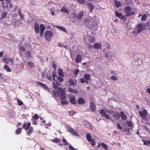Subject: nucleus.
Listing matches in <instances>:
<instances>
[{"instance_id":"obj_1","label":"nucleus","mask_w":150,"mask_h":150,"mask_svg":"<svg viewBox=\"0 0 150 150\" xmlns=\"http://www.w3.org/2000/svg\"><path fill=\"white\" fill-rule=\"evenodd\" d=\"M145 25L143 24H138L135 27V29L137 30H134L132 31V33L135 35H137L138 33L141 32L145 28Z\"/></svg>"},{"instance_id":"obj_2","label":"nucleus","mask_w":150,"mask_h":150,"mask_svg":"<svg viewBox=\"0 0 150 150\" xmlns=\"http://www.w3.org/2000/svg\"><path fill=\"white\" fill-rule=\"evenodd\" d=\"M124 12L125 16L127 17L134 15L135 13L132 8L129 6H127L125 7L124 9Z\"/></svg>"},{"instance_id":"obj_3","label":"nucleus","mask_w":150,"mask_h":150,"mask_svg":"<svg viewBox=\"0 0 150 150\" xmlns=\"http://www.w3.org/2000/svg\"><path fill=\"white\" fill-rule=\"evenodd\" d=\"M105 111L108 113L112 115L115 119L118 120L120 119V115L118 112L117 111H114L111 110L105 109Z\"/></svg>"},{"instance_id":"obj_4","label":"nucleus","mask_w":150,"mask_h":150,"mask_svg":"<svg viewBox=\"0 0 150 150\" xmlns=\"http://www.w3.org/2000/svg\"><path fill=\"white\" fill-rule=\"evenodd\" d=\"M139 114L144 120H147L148 121H149V119L148 118V117L147 116L148 112L146 110L144 109L141 111H139Z\"/></svg>"},{"instance_id":"obj_5","label":"nucleus","mask_w":150,"mask_h":150,"mask_svg":"<svg viewBox=\"0 0 150 150\" xmlns=\"http://www.w3.org/2000/svg\"><path fill=\"white\" fill-rule=\"evenodd\" d=\"M52 33L50 30H47L45 32L44 34V37L46 40L48 41H50V38L52 36Z\"/></svg>"},{"instance_id":"obj_6","label":"nucleus","mask_w":150,"mask_h":150,"mask_svg":"<svg viewBox=\"0 0 150 150\" xmlns=\"http://www.w3.org/2000/svg\"><path fill=\"white\" fill-rule=\"evenodd\" d=\"M85 41L87 43H88V42L90 44H91L95 41V39L93 36L87 35L85 38Z\"/></svg>"},{"instance_id":"obj_7","label":"nucleus","mask_w":150,"mask_h":150,"mask_svg":"<svg viewBox=\"0 0 150 150\" xmlns=\"http://www.w3.org/2000/svg\"><path fill=\"white\" fill-rule=\"evenodd\" d=\"M58 91H59V96L61 95V97L60 98V100L65 98L66 96L64 91L61 87L58 88Z\"/></svg>"},{"instance_id":"obj_8","label":"nucleus","mask_w":150,"mask_h":150,"mask_svg":"<svg viewBox=\"0 0 150 150\" xmlns=\"http://www.w3.org/2000/svg\"><path fill=\"white\" fill-rule=\"evenodd\" d=\"M86 137L88 141L90 142L93 146H94L95 145L94 141L91 138V136L89 133L86 134Z\"/></svg>"},{"instance_id":"obj_9","label":"nucleus","mask_w":150,"mask_h":150,"mask_svg":"<svg viewBox=\"0 0 150 150\" xmlns=\"http://www.w3.org/2000/svg\"><path fill=\"white\" fill-rule=\"evenodd\" d=\"M3 60L4 62L6 63V64H8L10 62L12 65H13L14 64L13 60L12 58H6L4 57Z\"/></svg>"},{"instance_id":"obj_10","label":"nucleus","mask_w":150,"mask_h":150,"mask_svg":"<svg viewBox=\"0 0 150 150\" xmlns=\"http://www.w3.org/2000/svg\"><path fill=\"white\" fill-rule=\"evenodd\" d=\"M106 111H104L103 109H101L99 111L101 115L105 117V118L107 119H109L110 118L109 115L107 114L105 112Z\"/></svg>"},{"instance_id":"obj_11","label":"nucleus","mask_w":150,"mask_h":150,"mask_svg":"<svg viewBox=\"0 0 150 150\" xmlns=\"http://www.w3.org/2000/svg\"><path fill=\"white\" fill-rule=\"evenodd\" d=\"M67 131L71 133L73 135L75 136H79L77 132L74 130L72 128L69 127H67Z\"/></svg>"},{"instance_id":"obj_12","label":"nucleus","mask_w":150,"mask_h":150,"mask_svg":"<svg viewBox=\"0 0 150 150\" xmlns=\"http://www.w3.org/2000/svg\"><path fill=\"white\" fill-rule=\"evenodd\" d=\"M113 55V53L112 51H110L106 53L105 55V56L107 58H109V59H111V57Z\"/></svg>"},{"instance_id":"obj_13","label":"nucleus","mask_w":150,"mask_h":150,"mask_svg":"<svg viewBox=\"0 0 150 150\" xmlns=\"http://www.w3.org/2000/svg\"><path fill=\"white\" fill-rule=\"evenodd\" d=\"M34 29L36 33H38L40 32V27L39 24L36 22L34 23Z\"/></svg>"},{"instance_id":"obj_14","label":"nucleus","mask_w":150,"mask_h":150,"mask_svg":"<svg viewBox=\"0 0 150 150\" xmlns=\"http://www.w3.org/2000/svg\"><path fill=\"white\" fill-rule=\"evenodd\" d=\"M52 84L53 87L56 89L57 88L58 89L59 88L58 87L59 86H61V84L56 81H53Z\"/></svg>"},{"instance_id":"obj_15","label":"nucleus","mask_w":150,"mask_h":150,"mask_svg":"<svg viewBox=\"0 0 150 150\" xmlns=\"http://www.w3.org/2000/svg\"><path fill=\"white\" fill-rule=\"evenodd\" d=\"M40 34L41 36H42L44 31L45 29V27L43 24H41L40 25Z\"/></svg>"},{"instance_id":"obj_16","label":"nucleus","mask_w":150,"mask_h":150,"mask_svg":"<svg viewBox=\"0 0 150 150\" xmlns=\"http://www.w3.org/2000/svg\"><path fill=\"white\" fill-rule=\"evenodd\" d=\"M81 55L80 54H78L75 59V61L76 63H80L82 60Z\"/></svg>"},{"instance_id":"obj_17","label":"nucleus","mask_w":150,"mask_h":150,"mask_svg":"<svg viewBox=\"0 0 150 150\" xmlns=\"http://www.w3.org/2000/svg\"><path fill=\"white\" fill-rule=\"evenodd\" d=\"M69 102L72 104H75L76 103V101L74 97H70L69 100Z\"/></svg>"},{"instance_id":"obj_18","label":"nucleus","mask_w":150,"mask_h":150,"mask_svg":"<svg viewBox=\"0 0 150 150\" xmlns=\"http://www.w3.org/2000/svg\"><path fill=\"white\" fill-rule=\"evenodd\" d=\"M93 47L96 49H100L101 48V44L99 43H96L93 45Z\"/></svg>"},{"instance_id":"obj_19","label":"nucleus","mask_w":150,"mask_h":150,"mask_svg":"<svg viewBox=\"0 0 150 150\" xmlns=\"http://www.w3.org/2000/svg\"><path fill=\"white\" fill-rule=\"evenodd\" d=\"M90 108L92 111H94L96 109V107L94 103L93 102H90Z\"/></svg>"},{"instance_id":"obj_20","label":"nucleus","mask_w":150,"mask_h":150,"mask_svg":"<svg viewBox=\"0 0 150 150\" xmlns=\"http://www.w3.org/2000/svg\"><path fill=\"white\" fill-rule=\"evenodd\" d=\"M78 103L79 104H83L85 103V101L83 98H80L78 100Z\"/></svg>"},{"instance_id":"obj_21","label":"nucleus","mask_w":150,"mask_h":150,"mask_svg":"<svg viewBox=\"0 0 150 150\" xmlns=\"http://www.w3.org/2000/svg\"><path fill=\"white\" fill-rule=\"evenodd\" d=\"M125 124L128 127V129H132V128L133 126L132 124L130 121H127Z\"/></svg>"},{"instance_id":"obj_22","label":"nucleus","mask_w":150,"mask_h":150,"mask_svg":"<svg viewBox=\"0 0 150 150\" xmlns=\"http://www.w3.org/2000/svg\"><path fill=\"white\" fill-rule=\"evenodd\" d=\"M37 84L38 85L44 88L46 90L48 89V87L46 86L44 84L39 81L37 82Z\"/></svg>"},{"instance_id":"obj_23","label":"nucleus","mask_w":150,"mask_h":150,"mask_svg":"<svg viewBox=\"0 0 150 150\" xmlns=\"http://www.w3.org/2000/svg\"><path fill=\"white\" fill-rule=\"evenodd\" d=\"M68 91L69 92H71L77 94L78 93V91L76 89H73L70 87L69 88Z\"/></svg>"},{"instance_id":"obj_24","label":"nucleus","mask_w":150,"mask_h":150,"mask_svg":"<svg viewBox=\"0 0 150 150\" xmlns=\"http://www.w3.org/2000/svg\"><path fill=\"white\" fill-rule=\"evenodd\" d=\"M87 5L90 10V11L91 12L94 8V6L92 4L90 3L88 4Z\"/></svg>"},{"instance_id":"obj_25","label":"nucleus","mask_w":150,"mask_h":150,"mask_svg":"<svg viewBox=\"0 0 150 150\" xmlns=\"http://www.w3.org/2000/svg\"><path fill=\"white\" fill-rule=\"evenodd\" d=\"M120 114L121 119L123 120H125L127 119V117L126 115L124 114L123 111H121L120 112Z\"/></svg>"},{"instance_id":"obj_26","label":"nucleus","mask_w":150,"mask_h":150,"mask_svg":"<svg viewBox=\"0 0 150 150\" xmlns=\"http://www.w3.org/2000/svg\"><path fill=\"white\" fill-rule=\"evenodd\" d=\"M30 126V123H28L26 125V124H24L23 125V127L25 130H28Z\"/></svg>"},{"instance_id":"obj_27","label":"nucleus","mask_w":150,"mask_h":150,"mask_svg":"<svg viewBox=\"0 0 150 150\" xmlns=\"http://www.w3.org/2000/svg\"><path fill=\"white\" fill-rule=\"evenodd\" d=\"M84 78L87 81L91 79V75L88 74H85L84 75Z\"/></svg>"},{"instance_id":"obj_28","label":"nucleus","mask_w":150,"mask_h":150,"mask_svg":"<svg viewBox=\"0 0 150 150\" xmlns=\"http://www.w3.org/2000/svg\"><path fill=\"white\" fill-rule=\"evenodd\" d=\"M58 74L59 75L62 77H64V75L63 74V72L61 69H59L58 70Z\"/></svg>"},{"instance_id":"obj_29","label":"nucleus","mask_w":150,"mask_h":150,"mask_svg":"<svg viewBox=\"0 0 150 150\" xmlns=\"http://www.w3.org/2000/svg\"><path fill=\"white\" fill-rule=\"evenodd\" d=\"M114 2L117 7H119L121 6V3L120 2L117 1L116 0H114Z\"/></svg>"},{"instance_id":"obj_30","label":"nucleus","mask_w":150,"mask_h":150,"mask_svg":"<svg viewBox=\"0 0 150 150\" xmlns=\"http://www.w3.org/2000/svg\"><path fill=\"white\" fill-rule=\"evenodd\" d=\"M53 94L55 97H58L59 96V91H58V89L57 91H53Z\"/></svg>"},{"instance_id":"obj_31","label":"nucleus","mask_w":150,"mask_h":150,"mask_svg":"<svg viewBox=\"0 0 150 150\" xmlns=\"http://www.w3.org/2000/svg\"><path fill=\"white\" fill-rule=\"evenodd\" d=\"M83 16V12L82 11H81L79 13L77 18L78 19L80 20L82 18Z\"/></svg>"},{"instance_id":"obj_32","label":"nucleus","mask_w":150,"mask_h":150,"mask_svg":"<svg viewBox=\"0 0 150 150\" xmlns=\"http://www.w3.org/2000/svg\"><path fill=\"white\" fill-rule=\"evenodd\" d=\"M69 83L71 86H74L75 85L74 81L72 79H69Z\"/></svg>"},{"instance_id":"obj_33","label":"nucleus","mask_w":150,"mask_h":150,"mask_svg":"<svg viewBox=\"0 0 150 150\" xmlns=\"http://www.w3.org/2000/svg\"><path fill=\"white\" fill-rule=\"evenodd\" d=\"M60 11L63 12V13H68L69 11L68 9H67L66 8L64 7H63L60 9Z\"/></svg>"},{"instance_id":"obj_34","label":"nucleus","mask_w":150,"mask_h":150,"mask_svg":"<svg viewBox=\"0 0 150 150\" xmlns=\"http://www.w3.org/2000/svg\"><path fill=\"white\" fill-rule=\"evenodd\" d=\"M57 27L58 29H59L60 30H62V31H63L64 32H67V31L65 30V28H64V27L62 26H57Z\"/></svg>"},{"instance_id":"obj_35","label":"nucleus","mask_w":150,"mask_h":150,"mask_svg":"<svg viewBox=\"0 0 150 150\" xmlns=\"http://www.w3.org/2000/svg\"><path fill=\"white\" fill-rule=\"evenodd\" d=\"M4 69H6V70L8 72H10L11 71V69L7 65H4Z\"/></svg>"},{"instance_id":"obj_36","label":"nucleus","mask_w":150,"mask_h":150,"mask_svg":"<svg viewBox=\"0 0 150 150\" xmlns=\"http://www.w3.org/2000/svg\"><path fill=\"white\" fill-rule=\"evenodd\" d=\"M110 78L112 81H115L118 80V77L115 76H111Z\"/></svg>"},{"instance_id":"obj_37","label":"nucleus","mask_w":150,"mask_h":150,"mask_svg":"<svg viewBox=\"0 0 150 150\" xmlns=\"http://www.w3.org/2000/svg\"><path fill=\"white\" fill-rule=\"evenodd\" d=\"M60 100L61 103L63 105L67 104L68 103V101L67 100H64V99H62V100Z\"/></svg>"},{"instance_id":"obj_38","label":"nucleus","mask_w":150,"mask_h":150,"mask_svg":"<svg viewBox=\"0 0 150 150\" xmlns=\"http://www.w3.org/2000/svg\"><path fill=\"white\" fill-rule=\"evenodd\" d=\"M52 141L55 143H58L60 142V140L57 138H55L54 139L52 140Z\"/></svg>"},{"instance_id":"obj_39","label":"nucleus","mask_w":150,"mask_h":150,"mask_svg":"<svg viewBox=\"0 0 150 150\" xmlns=\"http://www.w3.org/2000/svg\"><path fill=\"white\" fill-rule=\"evenodd\" d=\"M146 19V14H144L141 18V20L142 21H144Z\"/></svg>"},{"instance_id":"obj_40","label":"nucleus","mask_w":150,"mask_h":150,"mask_svg":"<svg viewBox=\"0 0 150 150\" xmlns=\"http://www.w3.org/2000/svg\"><path fill=\"white\" fill-rule=\"evenodd\" d=\"M57 79L58 81L60 82H63L64 80V79L60 76H57Z\"/></svg>"},{"instance_id":"obj_41","label":"nucleus","mask_w":150,"mask_h":150,"mask_svg":"<svg viewBox=\"0 0 150 150\" xmlns=\"http://www.w3.org/2000/svg\"><path fill=\"white\" fill-rule=\"evenodd\" d=\"M84 78H81L80 79V81H81V83H88V82L86 80H84Z\"/></svg>"},{"instance_id":"obj_42","label":"nucleus","mask_w":150,"mask_h":150,"mask_svg":"<svg viewBox=\"0 0 150 150\" xmlns=\"http://www.w3.org/2000/svg\"><path fill=\"white\" fill-rule=\"evenodd\" d=\"M101 145L102 146V147L104 148V149L106 150L107 149V146L104 143H102L101 144Z\"/></svg>"},{"instance_id":"obj_43","label":"nucleus","mask_w":150,"mask_h":150,"mask_svg":"<svg viewBox=\"0 0 150 150\" xmlns=\"http://www.w3.org/2000/svg\"><path fill=\"white\" fill-rule=\"evenodd\" d=\"M22 130L21 128H18L17 129L16 131V134H18L20 133Z\"/></svg>"},{"instance_id":"obj_44","label":"nucleus","mask_w":150,"mask_h":150,"mask_svg":"<svg viewBox=\"0 0 150 150\" xmlns=\"http://www.w3.org/2000/svg\"><path fill=\"white\" fill-rule=\"evenodd\" d=\"M18 14L21 17V18L23 19L24 18L23 16L19 9L18 10Z\"/></svg>"},{"instance_id":"obj_45","label":"nucleus","mask_w":150,"mask_h":150,"mask_svg":"<svg viewBox=\"0 0 150 150\" xmlns=\"http://www.w3.org/2000/svg\"><path fill=\"white\" fill-rule=\"evenodd\" d=\"M27 64L30 67V68H32V67H33V63L31 62L30 61L28 62Z\"/></svg>"},{"instance_id":"obj_46","label":"nucleus","mask_w":150,"mask_h":150,"mask_svg":"<svg viewBox=\"0 0 150 150\" xmlns=\"http://www.w3.org/2000/svg\"><path fill=\"white\" fill-rule=\"evenodd\" d=\"M7 15V13L5 12H4L2 14V16L1 17V18H4L5 16H6Z\"/></svg>"},{"instance_id":"obj_47","label":"nucleus","mask_w":150,"mask_h":150,"mask_svg":"<svg viewBox=\"0 0 150 150\" xmlns=\"http://www.w3.org/2000/svg\"><path fill=\"white\" fill-rule=\"evenodd\" d=\"M87 124H86V127H87L88 128H91L92 127V125H91V124L88 122H86Z\"/></svg>"},{"instance_id":"obj_48","label":"nucleus","mask_w":150,"mask_h":150,"mask_svg":"<svg viewBox=\"0 0 150 150\" xmlns=\"http://www.w3.org/2000/svg\"><path fill=\"white\" fill-rule=\"evenodd\" d=\"M115 15L116 16L118 17H120L122 15L121 13H118L117 11H115Z\"/></svg>"},{"instance_id":"obj_49","label":"nucleus","mask_w":150,"mask_h":150,"mask_svg":"<svg viewBox=\"0 0 150 150\" xmlns=\"http://www.w3.org/2000/svg\"><path fill=\"white\" fill-rule=\"evenodd\" d=\"M104 46H106V48L108 50H110V45L107 43H105V45H104Z\"/></svg>"},{"instance_id":"obj_50","label":"nucleus","mask_w":150,"mask_h":150,"mask_svg":"<svg viewBox=\"0 0 150 150\" xmlns=\"http://www.w3.org/2000/svg\"><path fill=\"white\" fill-rule=\"evenodd\" d=\"M144 144L145 145H148L150 144V141H144Z\"/></svg>"},{"instance_id":"obj_51","label":"nucleus","mask_w":150,"mask_h":150,"mask_svg":"<svg viewBox=\"0 0 150 150\" xmlns=\"http://www.w3.org/2000/svg\"><path fill=\"white\" fill-rule=\"evenodd\" d=\"M17 101H18V104L19 105L21 106L23 105V102L19 100L18 99Z\"/></svg>"},{"instance_id":"obj_52","label":"nucleus","mask_w":150,"mask_h":150,"mask_svg":"<svg viewBox=\"0 0 150 150\" xmlns=\"http://www.w3.org/2000/svg\"><path fill=\"white\" fill-rule=\"evenodd\" d=\"M78 2L81 4H84L85 3V0H77Z\"/></svg>"},{"instance_id":"obj_53","label":"nucleus","mask_w":150,"mask_h":150,"mask_svg":"<svg viewBox=\"0 0 150 150\" xmlns=\"http://www.w3.org/2000/svg\"><path fill=\"white\" fill-rule=\"evenodd\" d=\"M79 71L78 69H77L76 70H74V74L76 75H77L78 74Z\"/></svg>"},{"instance_id":"obj_54","label":"nucleus","mask_w":150,"mask_h":150,"mask_svg":"<svg viewBox=\"0 0 150 150\" xmlns=\"http://www.w3.org/2000/svg\"><path fill=\"white\" fill-rule=\"evenodd\" d=\"M63 142L64 143V144L65 145H67L69 143L68 142H67L66 140L64 139H63Z\"/></svg>"},{"instance_id":"obj_55","label":"nucleus","mask_w":150,"mask_h":150,"mask_svg":"<svg viewBox=\"0 0 150 150\" xmlns=\"http://www.w3.org/2000/svg\"><path fill=\"white\" fill-rule=\"evenodd\" d=\"M33 128L32 127H31L30 130L28 131V132L27 133V134H28L31 133L33 131Z\"/></svg>"},{"instance_id":"obj_56","label":"nucleus","mask_w":150,"mask_h":150,"mask_svg":"<svg viewBox=\"0 0 150 150\" xmlns=\"http://www.w3.org/2000/svg\"><path fill=\"white\" fill-rule=\"evenodd\" d=\"M39 117L38 115L35 114L33 116V118L35 120L38 119Z\"/></svg>"},{"instance_id":"obj_57","label":"nucleus","mask_w":150,"mask_h":150,"mask_svg":"<svg viewBox=\"0 0 150 150\" xmlns=\"http://www.w3.org/2000/svg\"><path fill=\"white\" fill-rule=\"evenodd\" d=\"M69 148L71 150H76L75 149H74V147L71 145H69Z\"/></svg>"},{"instance_id":"obj_58","label":"nucleus","mask_w":150,"mask_h":150,"mask_svg":"<svg viewBox=\"0 0 150 150\" xmlns=\"http://www.w3.org/2000/svg\"><path fill=\"white\" fill-rule=\"evenodd\" d=\"M52 76H53V77H55L57 76V74H56V73L54 72H53L52 74Z\"/></svg>"},{"instance_id":"obj_59","label":"nucleus","mask_w":150,"mask_h":150,"mask_svg":"<svg viewBox=\"0 0 150 150\" xmlns=\"http://www.w3.org/2000/svg\"><path fill=\"white\" fill-rule=\"evenodd\" d=\"M117 128L118 129H120V130H121L122 129V128L120 126V125L119 124H117Z\"/></svg>"},{"instance_id":"obj_60","label":"nucleus","mask_w":150,"mask_h":150,"mask_svg":"<svg viewBox=\"0 0 150 150\" xmlns=\"http://www.w3.org/2000/svg\"><path fill=\"white\" fill-rule=\"evenodd\" d=\"M20 49L21 50H22L23 51H25V49L23 46L21 47H20Z\"/></svg>"},{"instance_id":"obj_61","label":"nucleus","mask_w":150,"mask_h":150,"mask_svg":"<svg viewBox=\"0 0 150 150\" xmlns=\"http://www.w3.org/2000/svg\"><path fill=\"white\" fill-rule=\"evenodd\" d=\"M143 126L144 129H145L146 131H148L149 130V129L145 125H143Z\"/></svg>"},{"instance_id":"obj_62","label":"nucleus","mask_w":150,"mask_h":150,"mask_svg":"<svg viewBox=\"0 0 150 150\" xmlns=\"http://www.w3.org/2000/svg\"><path fill=\"white\" fill-rule=\"evenodd\" d=\"M89 23H91L90 25V27L91 28L93 27V23L91 22H90Z\"/></svg>"},{"instance_id":"obj_63","label":"nucleus","mask_w":150,"mask_h":150,"mask_svg":"<svg viewBox=\"0 0 150 150\" xmlns=\"http://www.w3.org/2000/svg\"><path fill=\"white\" fill-rule=\"evenodd\" d=\"M147 92L150 94V87L147 88L146 90Z\"/></svg>"},{"instance_id":"obj_64","label":"nucleus","mask_w":150,"mask_h":150,"mask_svg":"<svg viewBox=\"0 0 150 150\" xmlns=\"http://www.w3.org/2000/svg\"><path fill=\"white\" fill-rule=\"evenodd\" d=\"M3 52H0V57H2L3 55Z\"/></svg>"}]
</instances>
